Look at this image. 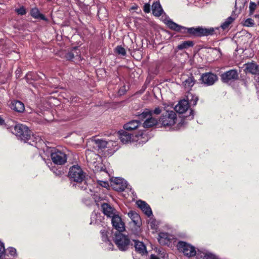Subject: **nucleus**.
Instances as JSON below:
<instances>
[{"instance_id": "8fccbe9b", "label": "nucleus", "mask_w": 259, "mask_h": 259, "mask_svg": "<svg viewBox=\"0 0 259 259\" xmlns=\"http://www.w3.org/2000/svg\"><path fill=\"white\" fill-rule=\"evenodd\" d=\"M76 49V48H74L73 49V50H75Z\"/></svg>"}, {"instance_id": "393cba45", "label": "nucleus", "mask_w": 259, "mask_h": 259, "mask_svg": "<svg viewBox=\"0 0 259 259\" xmlns=\"http://www.w3.org/2000/svg\"><path fill=\"white\" fill-rule=\"evenodd\" d=\"M170 238L169 235L166 233H160L159 234L158 241L160 244H167L170 240Z\"/></svg>"}, {"instance_id": "7ed1b4c3", "label": "nucleus", "mask_w": 259, "mask_h": 259, "mask_svg": "<svg viewBox=\"0 0 259 259\" xmlns=\"http://www.w3.org/2000/svg\"><path fill=\"white\" fill-rule=\"evenodd\" d=\"M159 119V122L164 126H171L176 123L177 116L176 113L171 110L165 109Z\"/></svg>"}, {"instance_id": "c9c22d12", "label": "nucleus", "mask_w": 259, "mask_h": 259, "mask_svg": "<svg viewBox=\"0 0 259 259\" xmlns=\"http://www.w3.org/2000/svg\"><path fill=\"white\" fill-rule=\"evenodd\" d=\"M100 232L102 235V238L103 241H104L105 242L108 241V239L107 235V231L104 229V230H102Z\"/></svg>"}, {"instance_id": "6ab92c4d", "label": "nucleus", "mask_w": 259, "mask_h": 259, "mask_svg": "<svg viewBox=\"0 0 259 259\" xmlns=\"http://www.w3.org/2000/svg\"><path fill=\"white\" fill-rule=\"evenodd\" d=\"M246 72L256 74L258 72L257 65L254 63H248L245 64Z\"/></svg>"}, {"instance_id": "58836bf2", "label": "nucleus", "mask_w": 259, "mask_h": 259, "mask_svg": "<svg viewBox=\"0 0 259 259\" xmlns=\"http://www.w3.org/2000/svg\"><path fill=\"white\" fill-rule=\"evenodd\" d=\"M16 11L19 15H23L26 13V10L23 7L16 9Z\"/></svg>"}, {"instance_id": "5701e85b", "label": "nucleus", "mask_w": 259, "mask_h": 259, "mask_svg": "<svg viewBox=\"0 0 259 259\" xmlns=\"http://www.w3.org/2000/svg\"><path fill=\"white\" fill-rule=\"evenodd\" d=\"M157 123L156 119L152 117V115L150 116L147 120H145L143 123V126L145 128H149L155 125Z\"/></svg>"}, {"instance_id": "9d476101", "label": "nucleus", "mask_w": 259, "mask_h": 259, "mask_svg": "<svg viewBox=\"0 0 259 259\" xmlns=\"http://www.w3.org/2000/svg\"><path fill=\"white\" fill-rule=\"evenodd\" d=\"M111 186L117 191H123L127 187L126 182L123 179L115 178L111 180Z\"/></svg>"}, {"instance_id": "e433bc0d", "label": "nucleus", "mask_w": 259, "mask_h": 259, "mask_svg": "<svg viewBox=\"0 0 259 259\" xmlns=\"http://www.w3.org/2000/svg\"><path fill=\"white\" fill-rule=\"evenodd\" d=\"M256 5L253 2H250L249 4V10L250 13L252 14L254 12V11L256 9Z\"/></svg>"}, {"instance_id": "dca6fc26", "label": "nucleus", "mask_w": 259, "mask_h": 259, "mask_svg": "<svg viewBox=\"0 0 259 259\" xmlns=\"http://www.w3.org/2000/svg\"><path fill=\"white\" fill-rule=\"evenodd\" d=\"M95 143L96 146L98 147L99 149H100L101 150H102L103 149H105V148L108 147V145L109 147H110V145L113 146L114 143H115V142H114L112 141H110L108 142L105 140L100 139L96 140L95 141Z\"/></svg>"}, {"instance_id": "c03bdc74", "label": "nucleus", "mask_w": 259, "mask_h": 259, "mask_svg": "<svg viewBox=\"0 0 259 259\" xmlns=\"http://www.w3.org/2000/svg\"><path fill=\"white\" fill-rule=\"evenodd\" d=\"M149 224H150V226L152 229H156V225L155 224V221L153 220H151Z\"/></svg>"}, {"instance_id": "37998d69", "label": "nucleus", "mask_w": 259, "mask_h": 259, "mask_svg": "<svg viewBox=\"0 0 259 259\" xmlns=\"http://www.w3.org/2000/svg\"><path fill=\"white\" fill-rule=\"evenodd\" d=\"M98 182L100 185L105 188H106L109 186L108 183L106 181H98Z\"/></svg>"}, {"instance_id": "7c9ffc66", "label": "nucleus", "mask_w": 259, "mask_h": 259, "mask_svg": "<svg viewBox=\"0 0 259 259\" xmlns=\"http://www.w3.org/2000/svg\"><path fill=\"white\" fill-rule=\"evenodd\" d=\"M193 45V43L191 41H185L179 45L177 47L179 50H183L188 48L190 47H192Z\"/></svg>"}, {"instance_id": "f3484780", "label": "nucleus", "mask_w": 259, "mask_h": 259, "mask_svg": "<svg viewBox=\"0 0 259 259\" xmlns=\"http://www.w3.org/2000/svg\"><path fill=\"white\" fill-rule=\"evenodd\" d=\"M11 108L18 112H23L25 109L24 104L19 101H14L12 102Z\"/></svg>"}, {"instance_id": "ea45409f", "label": "nucleus", "mask_w": 259, "mask_h": 259, "mask_svg": "<svg viewBox=\"0 0 259 259\" xmlns=\"http://www.w3.org/2000/svg\"><path fill=\"white\" fill-rule=\"evenodd\" d=\"M74 57V54L72 51L68 52L65 56L66 58L69 60H72Z\"/></svg>"}, {"instance_id": "c85d7f7f", "label": "nucleus", "mask_w": 259, "mask_h": 259, "mask_svg": "<svg viewBox=\"0 0 259 259\" xmlns=\"http://www.w3.org/2000/svg\"><path fill=\"white\" fill-rule=\"evenodd\" d=\"M156 252L158 253V255H159L157 256V255L155 254H151L150 255V259H160V257L164 258L165 257V256L166 255V253L164 252V251L162 249H156Z\"/></svg>"}, {"instance_id": "a19ab883", "label": "nucleus", "mask_w": 259, "mask_h": 259, "mask_svg": "<svg viewBox=\"0 0 259 259\" xmlns=\"http://www.w3.org/2000/svg\"><path fill=\"white\" fill-rule=\"evenodd\" d=\"M144 11L146 13H148L150 11V6L149 4H145L143 8Z\"/></svg>"}, {"instance_id": "f8f14e48", "label": "nucleus", "mask_w": 259, "mask_h": 259, "mask_svg": "<svg viewBox=\"0 0 259 259\" xmlns=\"http://www.w3.org/2000/svg\"><path fill=\"white\" fill-rule=\"evenodd\" d=\"M182 85L187 91H189L195 83V80L192 75L190 76L183 75L182 76Z\"/></svg>"}, {"instance_id": "ddd939ff", "label": "nucleus", "mask_w": 259, "mask_h": 259, "mask_svg": "<svg viewBox=\"0 0 259 259\" xmlns=\"http://www.w3.org/2000/svg\"><path fill=\"white\" fill-rule=\"evenodd\" d=\"M112 218V224L113 226L119 231V233L122 232L124 230V224L122 222L121 218L116 214Z\"/></svg>"}, {"instance_id": "a18cd8bd", "label": "nucleus", "mask_w": 259, "mask_h": 259, "mask_svg": "<svg viewBox=\"0 0 259 259\" xmlns=\"http://www.w3.org/2000/svg\"><path fill=\"white\" fill-rule=\"evenodd\" d=\"M152 112L155 114H159L161 112V110L159 107H157Z\"/></svg>"}, {"instance_id": "f704fd0d", "label": "nucleus", "mask_w": 259, "mask_h": 259, "mask_svg": "<svg viewBox=\"0 0 259 259\" xmlns=\"http://www.w3.org/2000/svg\"><path fill=\"white\" fill-rule=\"evenodd\" d=\"M8 253L12 256H15L17 254L16 249L13 247H9L8 248Z\"/></svg>"}, {"instance_id": "2eb2a0df", "label": "nucleus", "mask_w": 259, "mask_h": 259, "mask_svg": "<svg viewBox=\"0 0 259 259\" xmlns=\"http://www.w3.org/2000/svg\"><path fill=\"white\" fill-rule=\"evenodd\" d=\"M137 204L139 208L144 212V213L148 217H150L152 212L149 206L144 201L139 200L137 201Z\"/></svg>"}, {"instance_id": "4c0bfd02", "label": "nucleus", "mask_w": 259, "mask_h": 259, "mask_svg": "<svg viewBox=\"0 0 259 259\" xmlns=\"http://www.w3.org/2000/svg\"><path fill=\"white\" fill-rule=\"evenodd\" d=\"M5 252V249L4 244L0 242V258L3 257Z\"/></svg>"}, {"instance_id": "09e8293b", "label": "nucleus", "mask_w": 259, "mask_h": 259, "mask_svg": "<svg viewBox=\"0 0 259 259\" xmlns=\"http://www.w3.org/2000/svg\"><path fill=\"white\" fill-rule=\"evenodd\" d=\"M123 92V91L121 90V89L119 90V92L121 93V92Z\"/></svg>"}, {"instance_id": "412c9836", "label": "nucleus", "mask_w": 259, "mask_h": 259, "mask_svg": "<svg viewBox=\"0 0 259 259\" xmlns=\"http://www.w3.org/2000/svg\"><path fill=\"white\" fill-rule=\"evenodd\" d=\"M165 24L170 29L177 31H181L182 29H186L185 27L176 24L171 20H166Z\"/></svg>"}, {"instance_id": "aec40b11", "label": "nucleus", "mask_w": 259, "mask_h": 259, "mask_svg": "<svg viewBox=\"0 0 259 259\" xmlns=\"http://www.w3.org/2000/svg\"><path fill=\"white\" fill-rule=\"evenodd\" d=\"M140 122L138 120H132L125 124L123 126L124 130L127 131H132L136 129L139 125Z\"/></svg>"}, {"instance_id": "2f4dec72", "label": "nucleus", "mask_w": 259, "mask_h": 259, "mask_svg": "<svg viewBox=\"0 0 259 259\" xmlns=\"http://www.w3.org/2000/svg\"><path fill=\"white\" fill-rule=\"evenodd\" d=\"M116 52L119 55L125 56L126 55L125 50L121 46H118L115 48Z\"/></svg>"}, {"instance_id": "1a4fd4ad", "label": "nucleus", "mask_w": 259, "mask_h": 259, "mask_svg": "<svg viewBox=\"0 0 259 259\" xmlns=\"http://www.w3.org/2000/svg\"><path fill=\"white\" fill-rule=\"evenodd\" d=\"M221 77L223 82L229 83L237 79L238 74L236 70L231 69L223 73Z\"/></svg>"}, {"instance_id": "423d86ee", "label": "nucleus", "mask_w": 259, "mask_h": 259, "mask_svg": "<svg viewBox=\"0 0 259 259\" xmlns=\"http://www.w3.org/2000/svg\"><path fill=\"white\" fill-rule=\"evenodd\" d=\"M51 157L53 162L58 165L64 164L67 161V155L58 150H52Z\"/></svg>"}, {"instance_id": "4be33fe9", "label": "nucleus", "mask_w": 259, "mask_h": 259, "mask_svg": "<svg viewBox=\"0 0 259 259\" xmlns=\"http://www.w3.org/2000/svg\"><path fill=\"white\" fill-rule=\"evenodd\" d=\"M152 10L153 15L155 16H159L162 13V9L158 2H155L152 6Z\"/></svg>"}, {"instance_id": "0eeeda50", "label": "nucleus", "mask_w": 259, "mask_h": 259, "mask_svg": "<svg viewBox=\"0 0 259 259\" xmlns=\"http://www.w3.org/2000/svg\"><path fill=\"white\" fill-rule=\"evenodd\" d=\"M115 243L119 249L122 251L126 250L130 244V240L127 237L121 233H118L115 235Z\"/></svg>"}, {"instance_id": "39448f33", "label": "nucleus", "mask_w": 259, "mask_h": 259, "mask_svg": "<svg viewBox=\"0 0 259 259\" xmlns=\"http://www.w3.org/2000/svg\"><path fill=\"white\" fill-rule=\"evenodd\" d=\"M68 177L71 180L80 183L84 180L85 174L80 166L75 165L70 168Z\"/></svg>"}, {"instance_id": "c756f323", "label": "nucleus", "mask_w": 259, "mask_h": 259, "mask_svg": "<svg viewBox=\"0 0 259 259\" xmlns=\"http://www.w3.org/2000/svg\"><path fill=\"white\" fill-rule=\"evenodd\" d=\"M234 19L232 17H228L221 25L223 29L226 30L229 28V25L233 22Z\"/></svg>"}, {"instance_id": "f257e3e1", "label": "nucleus", "mask_w": 259, "mask_h": 259, "mask_svg": "<svg viewBox=\"0 0 259 259\" xmlns=\"http://www.w3.org/2000/svg\"><path fill=\"white\" fill-rule=\"evenodd\" d=\"M198 100L197 97L189 93L187 96V99L180 101L175 106V110L179 113H184L188 109L190 105L195 106L197 104Z\"/></svg>"}, {"instance_id": "473e14b6", "label": "nucleus", "mask_w": 259, "mask_h": 259, "mask_svg": "<svg viewBox=\"0 0 259 259\" xmlns=\"http://www.w3.org/2000/svg\"><path fill=\"white\" fill-rule=\"evenodd\" d=\"M203 259H219L215 255L211 253H206L202 257Z\"/></svg>"}, {"instance_id": "a878e982", "label": "nucleus", "mask_w": 259, "mask_h": 259, "mask_svg": "<svg viewBox=\"0 0 259 259\" xmlns=\"http://www.w3.org/2000/svg\"><path fill=\"white\" fill-rule=\"evenodd\" d=\"M151 115H152V111L146 109L141 114L138 115V118L139 120L144 121L145 120H147L148 118H150V116H151Z\"/></svg>"}, {"instance_id": "f03ea898", "label": "nucleus", "mask_w": 259, "mask_h": 259, "mask_svg": "<svg viewBox=\"0 0 259 259\" xmlns=\"http://www.w3.org/2000/svg\"><path fill=\"white\" fill-rule=\"evenodd\" d=\"M12 132L24 143H27L31 137L30 130L27 126L22 124L15 125Z\"/></svg>"}, {"instance_id": "9b49d317", "label": "nucleus", "mask_w": 259, "mask_h": 259, "mask_svg": "<svg viewBox=\"0 0 259 259\" xmlns=\"http://www.w3.org/2000/svg\"><path fill=\"white\" fill-rule=\"evenodd\" d=\"M202 82L206 85H211L218 80L217 75L208 72L202 74L201 76Z\"/></svg>"}, {"instance_id": "b1692460", "label": "nucleus", "mask_w": 259, "mask_h": 259, "mask_svg": "<svg viewBox=\"0 0 259 259\" xmlns=\"http://www.w3.org/2000/svg\"><path fill=\"white\" fill-rule=\"evenodd\" d=\"M120 141L124 144L127 143L131 140V135L125 131L119 132Z\"/></svg>"}, {"instance_id": "6e6552de", "label": "nucleus", "mask_w": 259, "mask_h": 259, "mask_svg": "<svg viewBox=\"0 0 259 259\" xmlns=\"http://www.w3.org/2000/svg\"><path fill=\"white\" fill-rule=\"evenodd\" d=\"M178 247L180 251L188 257L193 256L196 253L195 247L185 242L180 241Z\"/></svg>"}, {"instance_id": "72a5a7b5", "label": "nucleus", "mask_w": 259, "mask_h": 259, "mask_svg": "<svg viewBox=\"0 0 259 259\" xmlns=\"http://www.w3.org/2000/svg\"><path fill=\"white\" fill-rule=\"evenodd\" d=\"M254 24V21L251 18L247 19L244 22V25L247 27H252Z\"/></svg>"}, {"instance_id": "20e7f679", "label": "nucleus", "mask_w": 259, "mask_h": 259, "mask_svg": "<svg viewBox=\"0 0 259 259\" xmlns=\"http://www.w3.org/2000/svg\"><path fill=\"white\" fill-rule=\"evenodd\" d=\"M187 32L191 35L195 37L207 36L212 35L214 33V29L213 28H206L202 27H197L196 28L191 27L187 28Z\"/></svg>"}, {"instance_id": "49530a36", "label": "nucleus", "mask_w": 259, "mask_h": 259, "mask_svg": "<svg viewBox=\"0 0 259 259\" xmlns=\"http://www.w3.org/2000/svg\"><path fill=\"white\" fill-rule=\"evenodd\" d=\"M4 123V119L0 116V125H2Z\"/></svg>"}, {"instance_id": "cd10ccee", "label": "nucleus", "mask_w": 259, "mask_h": 259, "mask_svg": "<svg viewBox=\"0 0 259 259\" xmlns=\"http://www.w3.org/2000/svg\"><path fill=\"white\" fill-rule=\"evenodd\" d=\"M33 18L46 21H48V19L42 14L40 13L37 8H33Z\"/></svg>"}, {"instance_id": "4468645a", "label": "nucleus", "mask_w": 259, "mask_h": 259, "mask_svg": "<svg viewBox=\"0 0 259 259\" xmlns=\"http://www.w3.org/2000/svg\"><path fill=\"white\" fill-rule=\"evenodd\" d=\"M101 207L103 213L107 217H112L115 215V209L109 204L104 203Z\"/></svg>"}, {"instance_id": "bb28decb", "label": "nucleus", "mask_w": 259, "mask_h": 259, "mask_svg": "<svg viewBox=\"0 0 259 259\" xmlns=\"http://www.w3.org/2000/svg\"><path fill=\"white\" fill-rule=\"evenodd\" d=\"M128 216L131 219L135 225H137L140 221V218L139 214L133 211H130L128 213Z\"/></svg>"}, {"instance_id": "a211bd4d", "label": "nucleus", "mask_w": 259, "mask_h": 259, "mask_svg": "<svg viewBox=\"0 0 259 259\" xmlns=\"http://www.w3.org/2000/svg\"><path fill=\"white\" fill-rule=\"evenodd\" d=\"M134 241L135 243V248L137 252L142 254H146L147 253L146 246L142 242L137 240H134Z\"/></svg>"}, {"instance_id": "de8ad7c7", "label": "nucleus", "mask_w": 259, "mask_h": 259, "mask_svg": "<svg viewBox=\"0 0 259 259\" xmlns=\"http://www.w3.org/2000/svg\"><path fill=\"white\" fill-rule=\"evenodd\" d=\"M29 76H30V75L27 74V75H26V79H28V78H29Z\"/></svg>"}, {"instance_id": "79ce46f5", "label": "nucleus", "mask_w": 259, "mask_h": 259, "mask_svg": "<svg viewBox=\"0 0 259 259\" xmlns=\"http://www.w3.org/2000/svg\"><path fill=\"white\" fill-rule=\"evenodd\" d=\"M93 156H96V154L92 151L88 150L86 152V156L88 160H90V157Z\"/></svg>"}]
</instances>
